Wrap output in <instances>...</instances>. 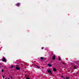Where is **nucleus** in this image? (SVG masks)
Listing matches in <instances>:
<instances>
[{
  "label": "nucleus",
  "mask_w": 79,
  "mask_h": 79,
  "mask_svg": "<svg viewBox=\"0 0 79 79\" xmlns=\"http://www.w3.org/2000/svg\"><path fill=\"white\" fill-rule=\"evenodd\" d=\"M48 73H50V74H52V71H51V69H48Z\"/></svg>",
  "instance_id": "obj_1"
},
{
  "label": "nucleus",
  "mask_w": 79,
  "mask_h": 79,
  "mask_svg": "<svg viewBox=\"0 0 79 79\" xmlns=\"http://www.w3.org/2000/svg\"><path fill=\"white\" fill-rule=\"evenodd\" d=\"M52 59L53 60H55V55L53 56L52 57Z\"/></svg>",
  "instance_id": "obj_3"
},
{
  "label": "nucleus",
  "mask_w": 79,
  "mask_h": 79,
  "mask_svg": "<svg viewBox=\"0 0 79 79\" xmlns=\"http://www.w3.org/2000/svg\"><path fill=\"white\" fill-rule=\"evenodd\" d=\"M18 66V65H16V66Z\"/></svg>",
  "instance_id": "obj_20"
},
{
  "label": "nucleus",
  "mask_w": 79,
  "mask_h": 79,
  "mask_svg": "<svg viewBox=\"0 0 79 79\" xmlns=\"http://www.w3.org/2000/svg\"><path fill=\"white\" fill-rule=\"evenodd\" d=\"M53 71H56V69L54 68L53 69Z\"/></svg>",
  "instance_id": "obj_7"
},
{
  "label": "nucleus",
  "mask_w": 79,
  "mask_h": 79,
  "mask_svg": "<svg viewBox=\"0 0 79 79\" xmlns=\"http://www.w3.org/2000/svg\"><path fill=\"white\" fill-rule=\"evenodd\" d=\"M2 77H3V78H5V77L4 76H2Z\"/></svg>",
  "instance_id": "obj_16"
},
{
  "label": "nucleus",
  "mask_w": 79,
  "mask_h": 79,
  "mask_svg": "<svg viewBox=\"0 0 79 79\" xmlns=\"http://www.w3.org/2000/svg\"><path fill=\"white\" fill-rule=\"evenodd\" d=\"M8 79H10L8 78Z\"/></svg>",
  "instance_id": "obj_21"
},
{
  "label": "nucleus",
  "mask_w": 79,
  "mask_h": 79,
  "mask_svg": "<svg viewBox=\"0 0 79 79\" xmlns=\"http://www.w3.org/2000/svg\"><path fill=\"white\" fill-rule=\"evenodd\" d=\"M63 64H64V63H63Z\"/></svg>",
  "instance_id": "obj_19"
},
{
  "label": "nucleus",
  "mask_w": 79,
  "mask_h": 79,
  "mask_svg": "<svg viewBox=\"0 0 79 79\" xmlns=\"http://www.w3.org/2000/svg\"><path fill=\"white\" fill-rule=\"evenodd\" d=\"M62 77H63V76H62Z\"/></svg>",
  "instance_id": "obj_23"
},
{
  "label": "nucleus",
  "mask_w": 79,
  "mask_h": 79,
  "mask_svg": "<svg viewBox=\"0 0 79 79\" xmlns=\"http://www.w3.org/2000/svg\"><path fill=\"white\" fill-rule=\"evenodd\" d=\"M2 61H6V59L4 58L2 59Z\"/></svg>",
  "instance_id": "obj_4"
},
{
  "label": "nucleus",
  "mask_w": 79,
  "mask_h": 79,
  "mask_svg": "<svg viewBox=\"0 0 79 79\" xmlns=\"http://www.w3.org/2000/svg\"><path fill=\"white\" fill-rule=\"evenodd\" d=\"M2 72H3V70L2 69Z\"/></svg>",
  "instance_id": "obj_15"
},
{
  "label": "nucleus",
  "mask_w": 79,
  "mask_h": 79,
  "mask_svg": "<svg viewBox=\"0 0 79 79\" xmlns=\"http://www.w3.org/2000/svg\"><path fill=\"white\" fill-rule=\"evenodd\" d=\"M19 5H20V3H18L16 4V6H19Z\"/></svg>",
  "instance_id": "obj_6"
},
{
  "label": "nucleus",
  "mask_w": 79,
  "mask_h": 79,
  "mask_svg": "<svg viewBox=\"0 0 79 79\" xmlns=\"http://www.w3.org/2000/svg\"><path fill=\"white\" fill-rule=\"evenodd\" d=\"M26 79H30L29 78L27 77Z\"/></svg>",
  "instance_id": "obj_13"
},
{
  "label": "nucleus",
  "mask_w": 79,
  "mask_h": 79,
  "mask_svg": "<svg viewBox=\"0 0 79 79\" xmlns=\"http://www.w3.org/2000/svg\"><path fill=\"white\" fill-rule=\"evenodd\" d=\"M42 49H44V48H42Z\"/></svg>",
  "instance_id": "obj_18"
},
{
  "label": "nucleus",
  "mask_w": 79,
  "mask_h": 79,
  "mask_svg": "<svg viewBox=\"0 0 79 79\" xmlns=\"http://www.w3.org/2000/svg\"><path fill=\"white\" fill-rule=\"evenodd\" d=\"M10 78H11V79H12V78H13V77H10Z\"/></svg>",
  "instance_id": "obj_17"
},
{
  "label": "nucleus",
  "mask_w": 79,
  "mask_h": 79,
  "mask_svg": "<svg viewBox=\"0 0 79 79\" xmlns=\"http://www.w3.org/2000/svg\"><path fill=\"white\" fill-rule=\"evenodd\" d=\"M0 68H1V67H0Z\"/></svg>",
  "instance_id": "obj_22"
},
{
  "label": "nucleus",
  "mask_w": 79,
  "mask_h": 79,
  "mask_svg": "<svg viewBox=\"0 0 79 79\" xmlns=\"http://www.w3.org/2000/svg\"><path fill=\"white\" fill-rule=\"evenodd\" d=\"M40 59L41 60H44V57H41L40 58Z\"/></svg>",
  "instance_id": "obj_9"
},
{
  "label": "nucleus",
  "mask_w": 79,
  "mask_h": 79,
  "mask_svg": "<svg viewBox=\"0 0 79 79\" xmlns=\"http://www.w3.org/2000/svg\"><path fill=\"white\" fill-rule=\"evenodd\" d=\"M14 67H15V66L13 65H11L10 66V68H13Z\"/></svg>",
  "instance_id": "obj_2"
},
{
  "label": "nucleus",
  "mask_w": 79,
  "mask_h": 79,
  "mask_svg": "<svg viewBox=\"0 0 79 79\" xmlns=\"http://www.w3.org/2000/svg\"><path fill=\"white\" fill-rule=\"evenodd\" d=\"M16 69H17V70H19V67H16Z\"/></svg>",
  "instance_id": "obj_8"
},
{
  "label": "nucleus",
  "mask_w": 79,
  "mask_h": 79,
  "mask_svg": "<svg viewBox=\"0 0 79 79\" xmlns=\"http://www.w3.org/2000/svg\"><path fill=\"white\" fill-rule=\"evenodd\" d=\"M76 67H77L76 66H74V69H76Z\"/></svg>",
  "instance_id": "obj_12"
},
{
  "label": "nucleus",
  "mask_w": 79,
  "mask_h": 79,
  "mask_svg": "<svg viewBox=\"0 0 79 79\" xmlns=\"http://www.w3.org/2000/svg\"><path fill=\"white\" fill-rule=\"evenodd\" d=\"M48 65L49 67H52V65L50 64H48Z\"/></svg>",
  "instance_id": "obj_5"
},
{
  "label": "nucleus",
  "mask_w": 79,
  "mask_h": 79,
  "mask_svg": "<svg viewBox=\"0 0 79 79\" xmlns=\"http://www.w3.org/2000/svg\"><path fill=\"white\" fill-rule=\"evenodd\" d=\"M37 68H38V69H39V68H40V67H37Z\"/></svg>",
  "instance_id": "obj_14"
},
{
  "label": "nucleus",
  "mask_w": 79,
  "mask_h": 79,
  "mask_svg": "<svg viewBox=\"0 0 79 79\" xmlns=\"http://www.w3.org/2000/svg\"><path fill=\"white\" fill-rule=\"evenodd\" d=\"M64 79H69V78L68 77H65Z\"/></svg>",
  "instance_id": "obj_10"
},
{
  "label": "nucleus",
  "mask_w": 79,
  "mask_h": 79,
  "mask_svg": "<svg viewBox=\"0 0 79 79\" xmlns=\"http://www.w3.org/2000/svg\"><path fill=\"white\" fill-rule=\"evenodd\" d=\"M59 61H60V60H61V58H60V57L59 58Z\"/></svg>",
  "instance_id": "obj_11"
}]
</instances>
